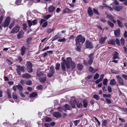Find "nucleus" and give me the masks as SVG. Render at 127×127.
Instances as JSON below:
<instances>
[{
    "instance_id": "1",
    "label": "nucleus",
    "mask_w": 127,
    "mask_h": 127,
    "mask_svg": "<svg viewBox=\"0 0 127 127\" xmlns=\"http://www.w3.org/2000/svg\"><path fill=\"white\" fill-rule=\"evenodd\" d=\"M62 62L61 63V67L62 70L65 71L66 70V67L67 69L70 68V66H71L72 69H74L76 67L75 63L72 61V59L70 57H69L66 58L65 60L64 57L62 58Z\"/></svg>"
},
{
    "instance_id": "2",
    "label": "nucleus",
    "mask_w": 127,
    "mask_h": 127,
    "mask_svg": "<svg viewBox=\"0 0 127 127\" xmlns=\"http://www.w3.org/2000/svg\"><path fill=\"white\" fill-rule=\"evenodd\" d=\"M17 68L16 70L19 75H20L21 74V72H25V68L24 66H21L17 64L16 65Z\"/></svg>"
},
{
    "instance_id": "3",
    "label": "nucleus",
    "mask_w": 127,
    "mask_h": 127,
    "mask_svg": "<svg viewBox=\"0 0 127 127\" xmlns=\"http://www.w3.org/2000/svg\"><path fill=\"white\" fill-rule=\"evenodd\" d=\"M85 38L84 36H83L81 35H78L76 38L75 41L76 42L80 43L81 42L83 43L85 41Z\"/></svg>"
},
{
    "instance_id": "4",
    "label": "nucleus",
    "mask_w": 127,
    "mask_h": 127,
    "mask_svg": "<svg viewBox=\"0 0 127 127\" xmlns=\"http://www.w3.org/2000/svg\"><path fill=\"white\" fill-rule=\"evenodd\" d=\"M27 71L29 72H31L33 71L32 67V63L30 61L27 62Z\"/></svg>"
},
{
    "instance_id": "5",
    "label": "nucleus",
    "mask_w": 127,
    "mask_h": 127,
    "mask_svg": "<svg viewBox=\"0 0 127 127\" xmlns=\"http://www.w3.org/2000/svg\"><path fill=\"white\" fill-rule=\"evenodd\" d=\"M20 29V27L18 25H17L12 29L10 33H17L19 31Z\"/></svg>"
},
{
    "instance_id": "6",
    "label": "nucleus",
    "mask_w": 127,
    "mask_h": 127,
    "mask_svg": "<svg viewBox=\"0 0 127 127\" xmlns=\"http://www.w3.org/2000/svg\"><path fill=\"white\" fill-rule=\"evenodd\" d=\"M10 18L9 17H7L5 19L3 24L4 27H8L10 22Z\"/></svg>"
},
{
    "instance_id": "7",
    "label": "nucleus",
    "mask_w": 127,
    "mask_h": 127,
    "mask_svg": "<svg viewBox=\"0 0 127 127\" xmlns=\"http://www.w3.org/2000/svg\"><path fill=\"white\" fill-rule=\"evenodd\" d=\"M85 44L86 48L92 49L93 48V46L90 40H86Z\"/></svg>"
},
{
    "instance_id": "8",
    "label": "nucleus",
    "mask_w": 127,
    "mask_h": 127,
    "mask_svg": "<svg viewBox=\"0 0 127 127\" xmlns=\"http://www.w3.org/2000/svg\"><path fill=\"white\" fill-rule=\"evenodd\" d=\"M27 49V48L24 45H23L21 48V54L22 56H23L24 55L26 52Z\"/></svg>"
},
{
    "instance_id": "9",
    "label": "nucleus",
    "mask_w": 127,
    "mask_h": 127,
    "mask_svg": "<svg viewBox=\"0 0 127 127\" xmlns=\"http://www.w3.org/2000/svg\"><path fill=\"white\" fill-rule=\"evenodd\" d=\"M94 54V53H92L89 56V60L88 61V63L89 65H91L93 63V60L92 58V57Z\"/></svg>"
},
{
    "instance_id": "10",
    "label": "nucleus",
    "mask_w": 127,
    "mask_h": 127,
    "mask_svg": "<svg viewBox=\"0 0 127 127\" xmlns=\"http://www.w3.org/2000/svg\"><path fill=\"white\" fill-rule=\"evenodd\" d=\"M75 45L76 46V47L75 48L76 50L77 51H80L82 47L80 43L76 42Z\"/></svg>"
},
{
    "instance_id": "11",
    "label": "nucleus",
    "mask_w": 127,
    "mask_h": 127,
    "mask_svg": "<svg viewBox=\"0 0 127 127\" xmlns=\"http://www.w3.org/2000/svg\"><path fill=\"white\" fill-rule=\"evenodd\" d=\"M63 13H71L72 11L69 9L68 8H65L64 9H63Z\"/></svg>"
},
{
    "instance_id": "12",
    "label": "nucleus",
    "mask_w": 127,
    "mask_h": 127,
    "mask_svg": "<svg viewBox=\"0 0 127 127\" xmlns=\"http://www.w3.org/2000/svg\"><path fill=\"white\" fill-rule=\"evenodd\" d=\"M116 77L118 79V81L119 84L122 85H123L124 84V82L121 77L119 75H117Z\"/></svg>"
},
{
    "instance_id": "13",
    "label": "nucleus",
    "mask_w": 127,
    "mask_h": 127,
    "mask_svg": "<svg viewBox=\"0 0 127 127\" xmlns=\"http://www.w3.org/2000/svg\"><path fill=\"white\" fill-rule=\"evenodd\" d=\"M53 115L54 117L57 118H59L62 116V114L58 112H54Z\"/></svg>"
},
{
    "instance_id": "14",
    "label": "nucleus",
    "mask_w": 127,
    "mask_h": 127,
    "mask_svg": "<svg viewBox=\"0 0 127 127\" xmlns=\"http://www.w3.org/2000/svg\"><path fill=\"white\" fill-rule=\"evenodd\" d=\"M63 110L66 112L67 110H70L71 109V107L70 105L67 104H65L63 107Z\"/></svg>"
},
{
    "instance_id": "15",
    "label": "nucleus",
    "mask_w": 127,
    "mask_h": 127,
    "mask_svg": "<svg viewBox=\"0 0 127 127\" xmlns=\"http://www.w3.org/2000/svg\"><path fill=\"white\" fill-rule=\"evenodd\" d=\"M107 38V37L106 36L104 37H101L99 39V43L101 44H104Z\"/></svg>"
},
{
    "instance_id": "16",
    "label": "nucleus",
    "mask_w": 127,
    "mask_h": 127,
    "mask_svg": "<svg viewBox=\"0 0 127 127\" xmlns=\"http://www.w3.org/2000/svg\"><path fill=\"white\" fill-rule=\"evenodd\" d=\"M87 11L88 14L90 16L92 15L93 14L94 12L90 7H89L88 8Z\"/></svg>"
},
{
    "instance_id": "17",
    "label": "nucleus",
    "mask_w": 127,
    "mask_h": 127,
    "mask_svg": "<svg viewBox=\"0 0 127 127\" xmlns=\"http://www.w3.org/2000/svg\"><path fill=\"white\" fill-rule=\"evenodd\" d=\"M120 29H118L114 31V34L115 36L116 37H118L120 34Z\"/></svg>"
},
{
    "instance_id": "18",
    "label": "nucleus",
    "mask_w": 127,
    "mask_h": 127,
    "mask_svg": "<svg viewBox=\"0 0 127 127\" xmlns=\"http://www.w3.org/2000/svg\"><path fill=\"white\" fill-rule=\"evenodd\" d=\"M107 17L109 18L110 20L112 21L115 24L116 23V21L114 19L113 16L111 15H108Z\"/></svg>"
},
{
    "instance_id": "19",
    "label": "nucleus",
    "mask_w": 127,
    "mask_h": 127,
    "mask_svg": "<svg viewBox=\"0 0 127 127\" xmlns=\"http://www.w3.org/2000/svg\"><path fill=\"white\" fill-rule=\"evenodd\" d=\"M22 77L23 78L28 79L31 77V75L29 74L26 73L23 74L22 75Z\"/></svg>"
},
{
    "instance_id": "20",
    "label": "nucleus",
    "mask_w": 127,
    "mask_h": 127,
    "mask_svg": "<svg viewBox=\"0 0 127 127\" xmlns=\"http://www.w3.org/2000/svg\"><path fill=\"white\" fill-rule=\"evenodd\" d=\"M113 56V59H115L119 58V55L118 53L116 51L114 52Z\"/></svg>"
},
{
    "instance_id": "21",
    "label": "nucleus",
    "mask_w": 127,
    "mask_h": 127,
    "mask_svg": "<svg viewBox=\"0 0 127 127\" xmlns=\"http://www.w3.org/2000/svg\"><path fill=\"white\" fill-rule=\"evenodd\" d=\"M29 96V98L28 100H29L30 102L33 101L35 98L36 96Z\"/></svg>"
},
{
    "instance_id": "22",
    "label": "nucleus",
    "mask_w": 127,
    "mask_h": 127,
    "mask_svg": "<svg viewBox=\"0 0 127 127\" xmlns=\"http://www.w3.org/2000/svg\"><path fill=\"white\" fill-rule=\"evenodd\" d=\"M55 9V7L53 5L49 6L48 8V11L49 12H51Z\"/></svg>"
},
{
    "instance_id": "23",
    "label": "nucleus",
    "mask_w": 127,
    "mask_h": 127,
    "mask_svg": "<svg viewBox=\"0 0 127 127\" xmlns=\"http://www.w3.org/2000/svg\"><path fill=\"white\" fill-rule=\"evenodd\" d=\"M40 81L42 83H44L46 80V77H43L40 78H39Z\"/></svg>"
},
{
    "instance_id": "24",
    "label": "nucleus",
    "mask_w": 127,
    "mask_h": 127,
    "mask_svg": "<svg viewBox=\"0 0 127 127\" xmlns=\"http://www.w3.org/2000/svg\"><path fill=\"white\" fill-rule=\"evenodd\" d=\"M116 83V81L114 79L111 80L110 81V84L111 85H115Z\"/></svg>"
},
{
    "instance_id": "25",
    "label": "nucleus",
    "mask_w": 127,
    "mask_h": 127,
    "mask_svg": "<svg viewBox=\"0 0 127 127\" xmlns=\"http://www.w3.org/2000/svg\"><path fill=\"white\" fill-rule=\"evenodd\" d=\"M24 33L23 31H21L17 35V38L18 39H20L21 37V36L24 34Z\"/></svg>"
},
{
    "instance_id": "26",
    "label": "nucleus",
    "mask_w": 127,
    "mask_h": 127,
    "mask_svg": "<svg viewBox=\"0 0 127 127\" xmlns=\"http://www.w3.org/2000/svg\"><path fill=\"white\" fill-rule=\"evenodd\" d=\"M107 23L108 25L112 28H113L114 26V24L110 21H107Z\"/></svg>"
},
{
    "instance_id": "27",
    "label": "nucleus",
    "mask_w": 127,
    "mask_h": 127,
    "mask_svg": "<svg viewBox=\"0 0 127 127\" xmlns=\"http://www.w3.org/2000/svg\"><path fill=\"white\" fill-rule=\"evenodd\" d=\"M117 23L118 26L120 28H122L123 27V25L119 20L117 19Z\"/></svg>"
},
{
    "instance_id": "28",
    "label": "nucleus",
    "mask_w": 127,
    "mask_h": 127,
    "mask_svg": "<svg viewBox=\"0 0 127 127\" xmlns=\"http://www.w3.org/2000/svg\"><path fill=\"white\" fill-rule=\"evenodd\" d=\"M113 8L115 10L117 11H120L122 9V6H121L114 7Z\"/></svg>"
},
{
    "instance_id": "29",
    "label": "nucleus",
    "mask_w": 127,
    "mask_h": 127,
    "mask_svg": "<svg viewBox=\"0 0 127 127\" xmlns=\"http://www.w3.org/2000/svg\"><path fill=\"white\" fill-rule=\"evenodd\" d=\"M107 42L109 44L112 45H114L115 44V42L114 39L109 40Z\"/></svg>"
},
{
    "instance_id": "30",
    "label": "nucleus",
    "mask_w": 127,
    "mask_h": 127,
    "mask_svg": "<svg viewBox=\"0 0 127 127\" xmlns=\"http://www.w3.org/2000/svg\"><path fill=\"white\" fill-rule=\"evenodd\" d=\"M83 106L85 108L87 107L88 105V101L86 99H84L83 101Z\"/></svg>"
},
{
    "instance_id": "31",
    "label": "nucleus",
    "mask_w": 127,
    "mask_h": 127,
    "mask_svg": "<svg viewBox=\"0 0 127 127\" xmlns=\"http://www.w3.org/2000/svg\"><path fill=\"white\" fill-rule=\"evenodd\" d=\"M16 87L19 91H21L23 90V87L20 84H19L18 85H17Z\"/></svg>"
},
{
    "instance_id": "32",
    "label": "nucleus",
    "mask_w": 127,
    "mask_h": 127,
    "mask_svg": "<svg viewBox=\"0 0 127 127\" xmlns=\"http://www.w3.org/2000/svg\"><path fill=\"white\" fill-rule=\"evenodd\" d=\"M83 68V65L81 64H79L77 66V69L78 70H81Z\"/></svg>"
},
{
    "instance_id": "33",
    "label": "nucleus",
    "mask_w": 127,
    "mask_h": 127,
    "mask_svg": "<svg viewBox=\"0 0 127 127\" xmlns=\"http://www.w3.org/2000/svg\"><path fill=\"white\" fill-rule=\"evenodd\" d=\"M60 36L58 34L54 36L53 37L52 39V41H53L59 38Z\"/></svg>"
},
{
    "instance_id": "34",
    "label": "nucleus",
    "mask_w": 127,
    "mask_h": 127,
    "mask_svg": "<svg viewBox=\"0 0 127 127\" xmlns=\"http://www.w3.org/2000/svg\"><path fill=\"white\" fill-rule=\"evenodd\" d=\"M60 64L58 63H57L55 68L56 70H59L60 69Z\"/></svg>"
},
{
    "instance_id": "35",
    "label": "nucleus",
    "mask_w": 127,
    "mask_h": 127,
    "mask_svg": "<svg viewBox=\"0 0 127 127\" xmlns=\"http://www.w3.org/2000/svg\"><path fill=\"white\" fill-rule=\"evenodd\" d=\"M67 40V39L64 38L63 39H58V42H63L64 43L65 42L66 40Z\"/></svg>"
},
{
    "instance_id": "36",
    "label": "nucleus",
    "mask_w": 127,
    "mask_h": 127,
    "mask_svg": "<svg viewBox=\"0 0 127 127\" xmlns=\"http://www.w3.org/2000/svg\"><path fill=\"white\" fill-rule=\"evenodd\" d=\"M50 70L51 72L54 73L55 72V70L54 67L52 66H51L50 67Z\"/></svg>"
},
{
    "instance_id": "37",
    "label": "nucleus",
    "mask_w": 127,
    "mask_h": 127,
    "mask_svg": "<svg viewBox=\"0 0 127 127\" xmlns=\"http://www.w3.org/2000/svg\"><path fill=\"white\" fill-rule=\"evenodd\" d=\"M107 121L106 120H104L102 123V126H103L106 127L107 123Z\"/></svg>"
},
{
    "instance_id": "38",
    "label": "nucleus",
    "mask_w": 127,
    "mask_h": 127,
    "mask_svg": "<svg viewBox=\"0 0 127 127\" xmlns=\"http://www.w3.org/2000/svg\"><path fill=\"white\" fill-rule=\"evenodd\" d=\"M37 75L38 77H40L43 75V74H42L41 72L39 71H37Z\"/></svg>"
},
{
    "instance_id": "39",
    "label": "nucleus",
    "mask_w": 127,
    "mask_h": 127,
    "mask_svg": "<svg viewBox=\"0 0 127 127\" xmlns=\"http://www.w3.org/2000/svg\"><path fill=\"white\" fill-rule=\"evenodd\" d=\"M93 11L94 12V13L96 15H99V13L98 12V11L97 9L95 8H93Z\"/></svg>"
},
{
    "instance_id": "40",
    "label": "nucleus",
    "mask_w": 127,
    "mask_h": 127,
    "mask_svg": "<svg viewBox=\"0 0 127 127\" xmlns=\"http://www.w3.org/2000/svg\"><path fill=\"white\" fill-rule=\"evenodd\" d=\"M32 25H36L37 23H38V21L37 20L35 19L34 20H33L32 22Z\"/></svg>"
},
{
    "instance_id": "41",
    "label": "nucleus",
    "mask_w": 127,
    "mask_h": 127,
    "mask_svg": "<svg viewBox=\"0 0 127 127\" xmlns=\"http://www.w3.org/2000/svg\"><path fill=\"white\" fill-rule=\"evenodd\" d=\"M108 80V79L106 78L104 79L103 82V85H106L107 84Z\"/></svg>"
},
{
    "instance_id": "42",
    "label": "nucleus",
    "mask_w": 127,
    "mask_h": 127,
    "mask_svg": "<svg viewBox=\"0 0 127 127\" xmlns=\"http://www.w3.org/2000/svg\"><path fill=\"white\" fill-rule=\"evenodd\" d=\"M52 16V15H50V14H49L46 16H44V18L45 19L47 20L50 17Z\"/></svg>"
},
{
    "instance_id": "43",
    "label": "nucleus",
    "mask_w": 127,
    "mask_h": 127,
    "mask_svg": "<svg viewBox=\"0 0 127 127\" xmlns=\"http://www.w3.org/2000/svg\"><path fill=\"white\" fill-rule=\"evenodd\" d=\"M80 122L79 120H76L74 121L73 122L75 126H77L78 124Z\"/></svg>"
},
{
    "instance_id": "44",
    "label": "nucleus",
    "mask_w": 127,
    "mask_h": 127,
    "mask_svg": "<svg viewBox=\"0 0 127 127\" xmlns=\"http://www.w3.org/2000/svg\"><path fill=\"white\" fill-rule=\"evenodd\" d=\"M27 22L28 24V26L29 27H30L32 25V22L30 20H27Z\"/></svg>"
},
{
    "instance_id": "45",
    "label": "nucleus",
    "mask_w": 127,
    "mask_h": 127,
    "mask_svg": "<svg viewBox=\"0 0 127 127\" xmlns=\"http://www.w3.org/2000/svg\"><path fill=\"white\" fill-rule=\"evenodd\" d=\"M99 75L98 73L95 74L94 77V79L95 80L97 79L98 78Z\"/></svg>"
},
{
    "instance_id": "46",
    "label": "nucleus",
    "mask_w": 127,
    "mask_h": 127,
    "mask_svg": "<svg viewBox=\"0 0 127 127\" xmlns=\"http://www.w3.org/2000/svg\"><path fill=\"white\" fill-rule=\"evenodd\" d=\"M120 41L121 45H124L125 43V41L124 39L123 38H122L121 39Z\"/></svg>"
},
{
    "instance_id": "47",
    "label": "nucleus",
    "mask_w": 127,
    "mask_h": 127,
    "mask_svg": "<svg viewBox=\"0 0 127 127\" xmlns=\"http://www.w3.org/2000/svg\"><path fill=\"white\" fill-rule=\"evenodd\" d=\"M53 29H51L50 28H48L46 30V32L48 33L49 34L50 33L53 31Z\"/></svg>"
},
{
    "instance_id": "48",
    "label": "nucleus",
    "mask_w": 127,
    "mask_h": 127,
    "mask_svg": "<svg viewBox=\"0 0 127 127\" xmlns=\"http://www.w3.org/2000/svg\"><path fill=\"white\" fill-rule=\"evenodd\" d=\"M93 76V75H90L85 77V79L87 80L88 79H90Z\"/></svg>"
},
{
    "instance_id": "49",
    "label": "nucleus",
    "mask_w": 127,
    "mask_h": 127,
    "mask_svg": "<svg viewBox=\"0 0 127 127\" xmlns=\"http://www.w3.org/2000/svg\"><path fill=\"white\" fill-rule=\"evenodd\" d=\"M32 40V38L31 37H29L26 40V42L28 44H29Z\"/></svg>"
},
{
    "instance_id": "50",
    "label": "nucleus",
    "mask_w": 127,
    "mask_h": 127,
    "mask_svg": "<svg viewBox=\"0 0 127 127\" xmlns=\"http://www.w3.org/2000/svg\"><path fill=\"white\" fill-rule=\"evenodd\" d=\"M23 29L24 30H27V24L26 23H24L23 25Z\"/></svg>"
},
{
    "instance_id": "51",
    "label": "nucleus",
    "mask_w": 127,
    "mask_h": 127,
    "mask_svg": "<svg viewBox=\"0 0 127 127\" xmlns=\"http://www.w3.org/2000/svg\"><path fill=\"white\" fill-rule=\"evenodd\" d=\"M26 84L28 85H31L32 84V82L31 80H28L27 81Z\"/></svg>"
},
{
    "instance_id": "52",
    "label": "nucleus",
    "mask_w": 127,
    "mask_h": 127,
    "mask_svg": "<svg viewBox=\"0 0 127 127\" xmlns=\"http://www.w3.org/2000/svg\"><path fill=\"white\" fill-rule=\"evenodd\" d=\"M54 73L52 72H50L47 74L48 76L49 77H52Z\"/></svg>"
},
{
    "instance_id": "53",
    "label": "nucleus",
    "mask_w": 127,
    "mask_h": 127,
    "mask_svg": "<svg viewBox=\"0 0 127 127\" xmlns=\"http://www.w3.org/2000/svg\"><path fill=\"white\" fill-rule=\"evenodd\" d=\"M115 41L117 45L118 46H119L120 45V42L119 39L118 38H116Z\"/></svg>"
},
{
    "instance_id": "54",
    "label": "nucleus",
    "mask_w": 127,
    "mask_h": 127,
    "mask_svg": "<svg viewBox=\"0 0 127 127\" xmlns=\"http://www.w3.org/2000/svg\"><path fill=\"white\" fill-rule=\"evenodd\" d=\"M48 25V22L47 21L45 22L43 24L42 26L43 27H46Z\"/></svg>"
},
{
    "instance_id": "55",
    "label": "nucleus",
    "mask_w": 127,
    "mask_h": 127,
    "mask_svg": "<svg viewBox=\"0 0 127 127\" xmlns=\"http://www.w3.org/2000/svg\"><path fill=\"white\" fill-rule=\"evenodd\" d=\"M89 68V70L90 72H92L94 71V69L92 66H90Z\"/></svg>"
},
{
    "instance_id": "56",
    "label": "nucleus",
    "mask_w": 127,
    "mask_h": 127,
    "mask_svg": "<svg viewBox=\"0 0 127 127\" xmlns=\"http://www.w3.org/2000/svg\"><path fill=\"white\" fill-rule=\"evenodd\" d=\"M77 107L78 108H80L81 107H82V104L81 103H79V104H77Z\"/></svg>"
},
{
    "instance_id": "57",
    "label": "nucleus",
    "mask_w": 127,
    "mask_h": 127,
    "mask_svg": "<svg viewBox=\"0 0 127 127\" xmlns=\"http://www.w3.org/2000/svg\"><path fill=\"white\" fill-rule=\"evenodd\" d=\"M51 121V119L50 118H46L45 119V121L46 122H50Z\"/></svg>"
},
{
    "instance_id": "58",
    "label": "nucleus",
    "mask_w": 127,
    "mask_h": 127,
    "mask_svg": "<svg viewBox=\"0 0 127 127\" xmlns=\"http://www.w3.org/2000/svg\"><path fill=\"white\" fill-rule=\"evenodd\" d=\"M27 96L28 97L29 96H21L20 97L22 99L26 100Z\"/></svg>"
},
{
    "instance_id": "59",
    "label": "nucleus",
    "mask_w": 127,
    "mask_h": 127,
    "mask_svg": "<svg viewBox=\"0 0 127 127\" xmlns=\"http://www.w3.org/2000/svg\"><path fill=\"white\" fill-rule=\"evenodd\" d=\"M108 91L109 93L111 92L112 91V89L111 87L109 86L108 87Z\"/></svg>"
},
{
    "instance_id": "60",
    "label": "nucleus",
    "mask_w": 127,
    "mask_h": 127,
    "mask_svg": "<svg viewBox=\"0 0 127 127\" xmlns=\"http://www.w3.org/2000/svg\"><path fill=\"white\" fill-rule=\"evenodd\" d=\"M6 93L8 95H11L10 94V90L8 89L7 90L6 92Z\"/></svg>"
},
{
    "instance_id": "61",
    "label": "nucleus",
    "mask_w": 127,
    "mask_h": 127,
    "mask_svg": "<svg viewBox=\"0 0 127 127\" xmlns=\"http://www.w3.org/2000/svg\"><path fill=\"white\" fill-rule=\"evenodd\" d=\"M47 53L46 52L41 54V55L44 58H45L47 55Z\"/></svg>"
},
{
    "instance_id": "62",
    "label": "nucleus",
    "mask_w": 127,
    "mask_h": 127,
    "mask_svg": "<svg viewBox=\"0 0 127 127\" xmlns=\"http://www.w3.org/2000/svg\"><path fill=\"white\" fill-rule=\"evenodd\" d=\"M100 21L103 23H105L106 22V20L104 18H100Z\"/></svg>"
},
{
    "instance_id": "63",
    "label": "nucleus",
    "mask_w": 127,
    "mask_h": 127,
    "mask_svg": "<svg viewBox=\"0 0 127 127\" xmlns=\"http://www.w3.org/2000/svg\"><path fill=\"white\" fill-rule=\"evenodd\" d=\"M42 85H38L37 87V88L38 90H41L42 89Z\"/></svg>"
},
{
    "instance_id": "64",
    "label": "nucleus",
    "mask_w": 127,
    "mask_h": 127,
    "mask_svg": "<svg viewBox=\"0 0 127 127\" xmlns=\"http://www.w3.org/2000/svg\"><path fill=\"white\" fill-rule=\"evenodd\" d=\"M122 77H124L126 80H127V75L123 74L122 75Z\"/></svg>"
}]
</instances>
